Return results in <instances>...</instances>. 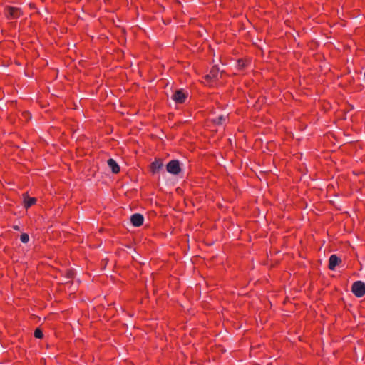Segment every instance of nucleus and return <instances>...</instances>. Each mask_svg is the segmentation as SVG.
Here are the masks:
<instances>
[{
	"mask_svg": "<svg viewBox=\"0 0 365 365\" xmlns=\"http://www.w3.org/2000/svg\"><path fill=\"white\" fill-rule=\"evenodd\" d=\"M351 290L356 297H361L365 294V284L357 281L353 284Z\"/></svg>",
	"mask_w": 365,
	"mask_h": 365,
	"instance_id": "obj_1",
	"label": "nucleus"
},
{
	"mask_svg": "<svg viewBox=\"0 0 365 365\" xmlns=\"http://www.w3.org/2000/svg\"><path fill=\"white\" fill-rule=\"evenodd\" d=\"M4 12L7 18L10 19H17L21 15V9L16 7L6 6Z\"/></svg>",
	"mask_w": 365,
	"mask_h": 365,
	"instance_id": "obj_2",
	"label": "nucleus"
},
{
	"mask_svg": "<svg viewBox=\"0 0 365 365\" xmlns=\"http://www.w3.org/2000/svg\"><path fill=\"white\" fill-rule=\"evenodd\" d=\"M166 170L171 174L178 175L181 171L179 161L177 160L170 161L167 164Z\"/></svg>",
	"mask_w": 365,
	"mask_h": 365,
	"instance_id": "obj_3",
	"label": "nucleus"
},
{
	"mask_svg": "<svg viewBox=\"0 0 365 365\" xmlns=\"http://www.w3.org/2000/svg\"><path fill=\"white\" fill-rule=\"evenodd\" d=\"M187 94L185 93L182 90H178L175 92L173 96V99L178 103H182L187 98Z\"/></svg>",
	"mask_w": 365,
	"mask_h": 365,
	"instance_id": "obj_4",
	"label": "nucleus"
},
{
	"mask_svg": "<svg viewBox=\"0 0 365 365\" xmlns=\"http://www.w3.org/2000/svg\"><path fill=\"white\" fill-rule=\"evenodd\" d=\"M143 216L140 214H134L130 217L132 224L135 227H139L143 223Z\"/></svg>",
	"mask_w": 365,
	"mask_h": 365,
	"instance_id": "obj_5",
	"label": "nucleus"
},
{
	"mask_svg": "<svg viewBox=\"0 0 365 365\" xmlns=\"http://www.w3.org/2000/svg\"><path fill=\"white\" fill-rule=\"evenodd\" d=\"M163 166V160L160 159L155 160L150 165V170L152 173H155L158 172Z\"/></svg>",
	"mask_w": 365,
	"mask_h": 365,
	"instance_id": "obj_6",
	"label": "nucleus"
},
{
	"mask_svg": "<svg viewBox=\"0 0 365 365\" xmlns=\"http://www.w3.org/2000/svg\"><path fill=\"white\" fill-rule=\"evenodd\" d=\"M218 75H219V69L217 67L214 66L212 68L210 73L205 76V78H206V80H207V81H212L214 79H217L218 77Z\"/></svg>",
	"mask_w": 365,
	"mask_h": 365,
	"instance_id": "obj_7",
	"label": "nucleus"
},
{
	"mask_svg": "<svg viewBox=\"0 0 365 365\" xmlns=\"http://www.w3.org/2000/svg\"><path fill=\"white\" fill-rule=\"evenodd\" d=\"M340 261V259L336 255H331L329 257V269L334 270Z\"/></svg>",
	"mask_w": 365,
	"mask_h": 365,
	"instance_id": "obj_8",
	"label": "nucleus"
},
{
	"mask_svg": "<svg viewBox=\"0 0 365 365\" xmlns=\"http://www.w3.org/2000/svg\"><path fill=\"white\" fill-rule=\"evenodd\" d=\"M108 165L113 173H119L120 167L113 159L110 158L108 160Z\"/></svg>",
	"mask_w": 365,
	"mask_h": 365,
	"instance_id": "obj_9",
	"label": "nucleus"
},
{
	"mask_svg": "<svg viewBox=\"0 0 365 365\" xmlns=\"http://www.w3.org/2000/svg\"><path fill=\"white\" fill-rule=\"evenodd\" d=\"M36 201V199L34 198V197H25L24 199V206L28 208L29 207H31V205H33L34 204H35Z\"/></svg>",
	"mask_w": 365,
	"mask_h": 365,
	"instance_id": "obj_10",
	"label": "nucleus"
},
{
	"mask_svg": "<svg viewBox=\"0 0 365 365\" xmlns=\"http://www.w3.org/2000/svg\"><path fill=\"white\" fill-rule=\"evenodd\" d=\"M34 336L38 339H41L43 337V333L41 329H36L34 331Z\"/></svg>",
	"mask_w": 365,
	"mask_h": 365,
	"instance_id": "obj_11",
	"label": "nucleus"
},
{
	"mask_svg": "<svg viewBox=\"0 0 365 365\" xmlns=\"http://www.w3.org/2000/svg\"><path fill=\"white\" fill-rule=\"evenodd\" d=\"M21 240L22 242L24 243H26L29 242V235L26 233H24L21 235Z\"/></svg>",
	"mask_w": 365,
	"mask_h": 365,
	"instance_id": "obj_12",
	"label": "nucleus"
},
{
	"mask_svg": "<svg viewBox=\"0 0 365 365\" xmlns=\"http://www.w3.org/2000/svg\"><path fill=\"white\" fill-rule=\"evenodd\" d=\"M237 66L239 67V68H243L245 66V63L244 62V61L242 60H239L237 61Z\"/></svg>",
	"mask_w": 365,
	"mask_h": 365,
	"instance_id": "obj_13",
	"label": "nucleus"
},
{
	"mask_svg": "<svg viewBox=\"0 0 365 365\" xmlns=\"http://www.w3.org/2000/svg\"><path fill=\"white\" fill-rule=\"evenodd\" d=\"M220 120H224L222 117H220Z\"/></svg>",
	"mask_w": 365,
	"mask_h": 365,
	"instance_id": "obj_14",
	"label": "nucleus"
}]
</instances>
